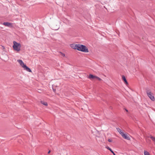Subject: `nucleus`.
Returning <instances> with one entry per match:
<instances>
[{
    "instance_id": "f8f14e48",
    "label": "nucleus",
    "mask_w": 155,
    "mask_h": 155,
    "mask_svg": "<svg viewBox=\"0 0 155 155\" xmlns=\"http://www.w3.org/2000/svg\"><path fill=\"white\" fill-rule=\"evenodd\" d=\"M144 155H150L149 153L146 150L144 151Z\"/></svg>"
},
{
    "instance_id": "a211bd4d",
    "label": "nucleus",
    "mask_w": 155,
    "mask_h": 155,
    "mask_svg": "<svg viewBox=\"0 0 155 155\" xmlns=\"http://www.w3.org/2000/svg\"><path fill=\"white\" fill-rule=\"evenodd\" d=\"M50 151H49L48 152V153H50Z\"/></svg>"
},
{
    "instance_id": "39448f33",
    "label": "nucleus",
    "mask_w": 155,
    "mask_h": 155,
    "mask_svg": "<svg viewBox=\"0 0 155 155\" xmlns=\"http://www.w3.org/2000/svg\"><path fill=\"white\" fill-rule=\"evenodd\" d=\"M146 93L148 97L152 101H154V97L153 95V93L152 92H151V91H149L147 90L146 91Z\"/></svg>"
},
{
    "instance_id": "1a4fd4ad",
    "label": "nucleus",
    "mask_w": 155,
    "mask_h": 155,
    "mask_svg": "<svg viewBox=\"0 0 155 155\" xmlns=\"http://www.w3.org/2000/svg\"><path fill=\"white\" fill-rule=\"evenodd\" d=\"M96 76H94L92 74H90L89 78L90 79H95L96 78Z\"/></svg>"
},
{
    "instance_id": "4468645a",
    "label": "nucleus",
    "mask_w": 155,
    "mask_h": 155,
    "mask_svg": "<svg viewBox=\"0 0 155 155\" xmlns=\"http://www.w3.org/2000/svg\"><path fill=\"white\" fill-rule=\"evenodd\" d=\"M95 78L97 79L99 81H101V78H99L97 76Z\"/></svg>"
},
{
    "instance_id": "9d476101",
    "label": "nucleus",
    "mask_w": 155,
    "mask_h": 155,
    "mask_svg": "<svg viewBox=\"0 0 155 155\" xmlns=\"http://www.w3.org/2000/svg\"><path fill=\"white\" fill-rule=\"evenodd\" d=\"M41 103L43 104L45 106H47L48 105V104L47 102H45L43 101H41Z\"/></svg>"
},
{
    "instance_id": "f257e3e1",
    "label": "nucleus",
    "mask_w": 155,
    "mask_h": 155,
    "mask_svg": "<svg viewBox=\"0 0 155 155\" xmlns=\"http://www.w3.org/2000/svg\"><path fill=\"white\" fill-rule=\"evenodd\" d=\"M117 130L123 138L128 140H130V138L128 134H124L123 131L119 128H117Z\"/></svg>"
},
{
    "instance_id": "f3484780",
    "label": "nucleus",
    "mask_w": 155,
    "mask_h": 155,
    "mask_svg": "<svg viewBox=\"0 0 155 155\" xmlns=\"http://www.w3.org/2000/svg\"><path fill=\"white\" fill-rule=\"evenodd\" d=\"M125 110L127 111H128V110L127 109H126Z\"/></svg>"
},
{
    "instance_id": "f03ea898",
    "label": "nucleus",
    "mask_w": 155,
    "mask_h": 155,
    "mask_svg": "<svg viewBox=\"0 0 155 155\" xmlns=\"http://www.w3.org/2000/svg\"><path fill=\"white\" fill-rule=\"evenodd\" d=\"M17 61L19 63L20 65L23 68L24 70H26L27 71L31 72V71L27 66L25 64L24 62L22 61L20 59H18L17 60Z\"/></svg>"
},
{
    "instance_id": "0eeeda50",
    "label": "nucleus",
    "mask_w": 155,
    "mask_h": 155,
    "mask_svg": "<svg viewBox=\"0 0 155 155\" xmlns=\"http://www.w3.org/2000/svg\"><path fill=\"white\" fill-rule=\"evenodd\" d=\"M3 24L6 26L10 27L12 26V24L8 22H4Z\"/></svg>"
},
{
    "instance_id": "ddd939ff",
    "label": "nucleus",
    "mask_w": 155,
    "mask_h": 155,
    "mask_svg": "<svg viewBox=\"0 0 155 155\" xmlns=\"http://www.w3.org/2000/svg\"><path fill=\"white\" fill-rule=\"evenodd\" d=\"M60 54L63 57L65 56V54L61 52H60Z\"/></svg>"
},
{
    "instance_id": "2eb2a0df",
    "label": "nucleus",
    "mask_w": 155,
    "mask_h": 155,
    "mask_svg": "<svg viewBox=\"0 0 155 155\" xmlns=\"http://www.w3.org/2000/svg\"><path fill=\"white\" fill-rule=\"evenodd\" d=\"M108 142H112V140L110 139H108Z\"/></svg>"
},
{
    "instance_id": "20e7f679",
    "label": "nucleus",
    "mask_w": 155,
    "mask_h": 155,
    "mask_svg": "<svg viewBox=\"0 0 155 155\" xmlns=\"http://www.w3.org/2000/svg\"><path fill=\"white\" fill-rule=\"evenodd\" d=\"M78 50L85 52H88L87 48L84 45L79 44Z\"/></svg>"
},
{
    "instance_id": "dca6fc26",
    "label": "nucleus",
    "mask_w": 155,
    "mask_h": 155,
    "mask_svg": "<svg viewBox=\"0 0 155 155\" xmlns=\"http://www.w3.org/2000/svg\"><path fill=\"white\" fill-rule=\"evenodd\" d=\"M53 91L54 92H55V91H56V90L54 89H53Z\"/></svg>"
},
{
    "instance_id": "9b49d317",
    "label": "nucleus",
    "mask_w": 155,
    "mask_h": 155,
    "mask_svg": "<svg viewBox=\"0 0 155 155\" xmlns=\"http://www.w3.org/2000/svg\"><path fill=\"white\" fill-rule=\"evenodd\" d=\"M107 149H108V150H110L111 152L112 153V154H113L114 155H116L114 153V152L109 147H107Z\"/></svg>"
},
{
    "instance_id": "6e6552de",
    "label": "nucleus",
    "mask_w": 155,
    "mask_h": 155,
    "mask_svg": "<svg viewBox=\"0 0 155 155\" xmlns=\"http://www.w3.org/2000/svg\"><path fill=\"white\" fill-rule=\"evenodd\" d=\"M122 79H123V80L124 81L125 83L127 84L128 82L126 80L125 76H124V75L122 76Z\"/></svg>"
},
{
    "instance_id": "7ed1b4c3",
    "label": "nucleus",
    "mask_w": 155,
    "mask_h": 155,
    "mask_svg": "<svg viewBox=\"0 0 155 155\" xmlns=\"http://www.w3.org/2000/svg\"><path fill=\"white\" fill-rule=\"evenodd\" d=\"M13 43V48L14 50L17 52L19 51L20 50L21 47V44L19 43H17L15 41H14Z\"/></svg>"
},
{
    "instance_id": "423d86ee",
    "label": "nucleus",
    "mask_w": 155,
    "mask_h": 155,
    "mask_svg": "<svg viewBox=\"0 0 155 155\" xmlns=\"http://www.w3.org/2000/svg\"><path fill=\"white\" fill-rule=\"evenodd\" d=\"M79 44H72L71 45V47L74 49H77L78 50V48Z\"/></svg>"
}]
</instances>
